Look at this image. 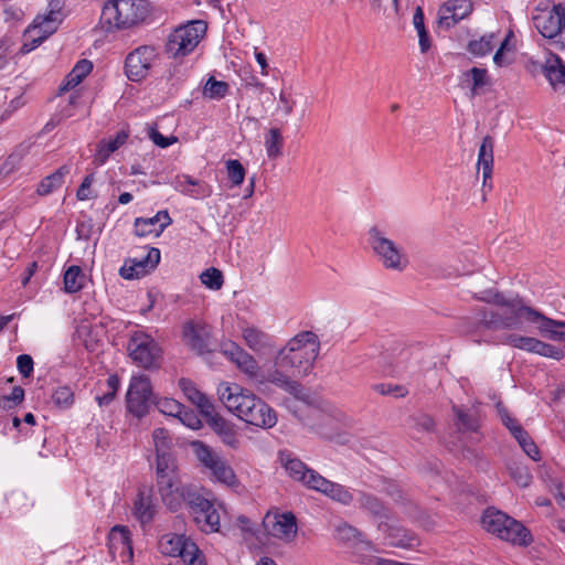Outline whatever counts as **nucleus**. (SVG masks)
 <instances>
[{"label": "nucleus", "mask_w": 565, "mask_h": 565, "mask_svg": "<svg viewBox=\"0 0 565 565\" xmlns=\"http://www.w3.org/2000/svg\"><path fill=\"white\" fill-rule=\"evenodd\" d=\"M481 299L499 306L500 309H484L480 311L478 323L475 328L467 329V332L476 333L480 328L488 330L519 329L521 320L524 319L530 323L537 324L539 331L543 337L554 341H565V331L556 330L557 328H565V321L554 320L544 316L542 312L525 306L522 299L518 297L507 298L499 292H489L487 297Z\"/></svg>", "instance_id": "obj_1"}, {"label": "nucleus", "mask_w": 565, "mask_h": 565, "mask_svg": "<svg viewBox=\"0 0 565 565\" xmlns=\"http://www.w3.org/2000/svg\"><path fill=\"white\" fill-rule=\"evenodd\" d=\"M217 393L223 405L245 423L265 429L276 425V412L248 390L222 383Z\"/></svg>", "instance_id": "obj_2"}, {"label": "nucleus", "mask_w": 565, "mask_h": 565, "mask_svg": "<svg viewBox=\"0 0 565 565\" xmlns=\"http://www.w3.org/2000/svg\"><path fill=\"white\" fill-rule=\"evenodd\" d=\"M319 349L318 337L311 331H302L279 350L275 364L285 371L292 370L295 376L307 375L313 367Z\"/></svg>", "instance_id": "obj_3"}, {"label": "nucleus", "mask_w": 565, "mask_h": 565, "mask_svg": "<svg viewBox=\"0 0 565 565\" xmlns=\"http://www.w3.org/2000/svg\"><path fill=\"white\" fill-rule=\"evenodd\" d=\"M149 14L147 0H107L99 24L106 32L128 29L145 21Z\"/></svg>", "instance_id": "obj_4"}, {"label": "nucleus", "mask_w": 565, "mask_h": 565, "mask_svg": "<svg viewBox=\"0 0 565 565\" xmlns=\"http://www.w3.org/2000/svg\"><path fill=\"white\" fill-rule=\"evenodd\" d=\"M207 31L203 20H191L174 28L167 36L164 53L169 58L182 60L198 47Z\"/></svg>", "instance_id": "obj_5"}, {"label": "nucleus", "mask_w": 565, "mask_h": 565, "mask_svg": "<svg viewBox=\"0 0 565 565\" xmlns=\"http://www.w3.org/2000/svg\"><path fill=\"white\" fill-rule=\"evenodd\" d=\"M127 351L134 363L147 370L158 367L162 355L159 343L140 329L130 332Z\"/></svg>", "instance_id": "obj_6"}, {"label": "nucleus", "mask_w": 565, "mask_h": 565, "mask_svg": "<svg viewBox=\"0 0 565 565\" xmlns=\"http://www.w3.org/2000/svg\"><path fill=\"white\" fill-rule=\"evenodd\" d=\"M162 554L180 557L186 565H206L202 552L185 535L167 534L159 542Z\"/></svg>", "instance_id": "obj_7"}, {"label": "nucleus", "mask_w": 565, "mask_h": 565, "mask_svg": "<svg viewBox=\"0 0 565 565\" xmlns=\"http://www.w3.org/2000/svg\"><path fill=\"white\" fill-rule=\"evenodd\" d=\"M369 235L371 247L385 268L397 271L406 268L408 259L392 239L385 237L377 227H372Z\"/></svg>", "instance_id": "obj_8"}, {"label": "nucleus", "mask_w": 565, "mask_h": 565, "mask_svg": "<svg viewBox=\"0 0 565 565\" xmlns=\"http://www.w3.org/2000/svg\"><path fill=\"white\" fill-rule=\"evenodd\" d=\"M127 409L134 416L141 418L149 413L153 404L150 380L147 375L132 376L126 394Z\"/></svg>", "instance_id": "obj_9"}, {"label": "nucleus", "mask_w": 565, "mask_h": 565, "mask_svg": "<svg viewBox=\"0 0 565 565\" xmlns=\"http://www.w3.org/2000/svg\"><path fill=\"white\" fill-rule=\"evenodd\" d=\"M157 488L164 505L173 512L180 510L183 503L186 504L196 490L192 484H184L179 475L161 477V480L157 481Z\"/></svg>", "instance_id": "obj_10"}, {"label": "nucleus", "mask_w": 565, "mask_h": 565, "mask_svg": "<svg viewBox=\"0 0 565 565\" xmlns=\"http://www.w3.org/2000/svg\"><path fill=\"white\" fill-rule=\"evenodd\" d=\"M191 495L186 505L190 508L195 523L204 532H217L220 529V513L214 503L204 498L198 489Z\"/></svg>", "instance_id": "obj_11"}, {"label": "nucleus", "mask_w": 565, "mask_h": 565, "mask_svg": "<svg viewBox=\"0 0 565 565\" xmlns=\"http://www.w3.org/2000/svg\"><path fill=\"white\" fill-rule=\"evenodd\" d=\"M157 57L154 47L143 45L130 52L125 61V73L132 82H140L147 77L153 61Z\"/></svg>", "instance_id": "obj_12"}, {"label": "nucleus", "mask_w": 565, "mask_h": 565, "mask_svg": "<svg viewBox=\"0 0 565 565\" xmlns=\"http://www.w3.org/2000/svg\"><path fill=\"white\" fill-rule=\"evenodd\" d=\"M64 14H53L47 11L43 15H38L32 26L28 30L30 43L25 42L22 45V51L29 53L36 49L45 39L53 34L58 24L63 21Z\"/></svg>", "instance_id": "obj_13"}, {"label": "nucleus", "mask_w": 565, "mask_h": 565, "mask_svg": "<svg viewBox=\"0 0 565 565\" xmlns=\"http://www.w3.org/2000/svg\"><path fill=\"white\" fill-rule=\"evenodd\" d=\"M536 30L546 39H554L565 30V6L539 11L532 18Z\"/></svg>", "instance_id": "obj_14"}, {"label": "nucleus", "mask_w": 565, "mask_h": 565, "mask_svg": "<svg viewBox=\"0 0 565 565\" xmlns=\"http://www.w3.org/2000/svg\"><path fill=\"white\" fill-rule=\"evenodd\" d=\"M211 328L202 320H189L182 327V340L193 351H210Z\"/></svg>", "instance_id": "obj_15"}, {"label": "nucleus", "mask_w": 565, "mask_h": 565, "mask_svg": "<svg viewBox=\"0 0 565 565\" xmlns=\"http://www.w3.org/2000/svg\"><path fill=\"white\" fill-rule=\"evenodd\" d=\"M504 342L513 348L535 353L545 358L561 360L564 358V351L550 343H545L536 338L509 334Z\"/></svg>", "instance_id": "obj_16"}, {"label": "nucleus", "mask_w": 565, "mask_h": 565, "mask_svg": "<svg viewBox=\"0 0 565 565\" xmlns=\"http://www.w3.org/2000/svg\"><path fill=\"white\" fill-rule=\"evenodd\" d=\"M266 531L274 537L291 542L297 535V521L291 512L267 514L264 519Z\"/></svg>", "instance_id": "obj_17"}, {"label": "nucleus", "mask_w": 565, "mask_h": 565, "mask_svg": "<svg viewBox=\"0 0 565 565\" xmlns=\"http://www.w3.org/2000/svg\"><path fill=\"white\" fill-rule=\"evenodd\" d=\"M108 550L111 558H120L127 563L132 559L134 551L131 543V534L127 526L115 525L108 534Z\"/></svg>", "instance_id": "obj_18"}, {"label": "nucleus", "mask_w": 565, "mask_h": 565, "mask_svg": "<svg viewBox=\"0 0 565 565\" xmlns=\"http://www.w3.org/2000/svg\"><path fill=\"white\" fill-rule=\"evenodd\" d=\"M160 263V249L150 247L147 254L141 258H134L130 266H122L119 270L120 276L125 279L139 278L150 270H153Z\"/></svg>", "instance_id": "obj_19"}, {"label": "nucleus", "mask_w": 565, "mask_h": 565, "mask_svg": "<svg viewBox=\"0 0 565 565\" xmlns=\"http://www.w3.org/2000/svg\"><path fill=\"white\" fill-rule=\"evenodd\" d=\"M171 223L172 218L168 211L162 210L151 217H137L134 223L135 234L139 237H158Z\"/></svg>", "instance_id": "obj_20"}, {"label": "nucleus", "mask_w": 565, "mask_h": 565, "mask_svg": "<svg viewBox=\"0 0 565 565\" xmlns=\"http://www.w3.org/2000/svg\"><path fill=\"white\" fill-rule=\"evenodd\" d=\"M472 11L470 0H449L439 9V24L446 28L455 26Z\"/></svg>", "instance_id": "obj_21"}, {"label": "nucleus", "mask_w": 565, "mask_h": 565, "mask_svg": "<svg viewBox=\"0 0 565 565\" xmlns=\"http://www.w3.org/2000/svg\"><path fill=\"white\" fill-rule=\"evenodd\" d=\"M377 529L386 535L388 544L392 546L412 550L419 545L417 535L404 527L380 521Z\"/></svg>", "instance_id": "obj_22"}, {"label": "nucleus", "mask_w": 565, "mask_h": 565, "mask_svg": "<svg viewBox=\"0 0 565 565\" xmlns=\"http://www.w3.org/2000/svg\"><path fill=\"white\" fill-rule=\"evenodd\" d=\"M222 353L249 376H254L257 373L258 364L256 360L238 344L234 342L223 344Z\"/></svg>", "instance_id": "obj_23"}, {"label": "nucleus", "mask_w": 565, "mask_h": 565, "mask_svg": "<svg viewBox=\"0 0 565 565\" xmlns=\"http://www.w3.org/2000/svg\"><path fill=\"white\" fill-rule=\"evenodd\" d=\"M174 188L181 194L194 200H202L212 195V186L209 183L194 179L191 175L179 177Z\"/></svg>", "instance_id": "obj_24"}, {"label": "nucleus", "mask_w": 565, "mask_h": 565, "mask_svg": "<svg viewBox=\"0 0 565 565\" xmlns=\"http://www.w3.org/2000/svg\"><path fill=\"white\" fill-rule=\"evenodd\" d=\"M542 70L554 89H565V64L558 55L548 52Z\"/></svg>", "instance_id": "obj_25"}, {"label": "nucleus", "mask_w": 565, "mask_h": 565, "mask_svg": "<svg viewBox=\"0 0 565 565\" xmlns=\"http://www.w3.org/2000/svg\"><path fill=\"white\" fill-rule=\"evenodd\" d=\"M284 370L277 367L268 374V382L280 387L285 392L292 395L296 399L308 402L309 395L303 391L301 384L282 372Z\"/></svg>", "instance_id": "obj_26"}, {"label": "nucleus", "mask_w": 565, "mask_h": 565, "mask_svg": "<svg viewBox=\"0 0 565 565\" xmlns=\"http://www.w3.org/2000/svg\"><path fill=\"white\" fill-rule=\"evenodd\" d=\"M493 148L494 140L491 136L483 137L478 151V169L482 172L483 186L488 185V181L492 178L493 171Z\"/></svg>", "instance_id": "obj_27"}, {"label": "nucleus", "mask_w": 565, "mask_h": 565, "mask_svg": "<svg viewBox=\"0 0 565 565\" xmlns=\"http://www.w3.org/2000/svg\"><path fill=\"white\" fill-rule=\"evenodd\" d=\"M499 539L520 546H527L533 541L530 531L513 518L510 519L505 530L502 531Z\"/></svg>", "instance_id": "obj_28"}, {"label": "nucleus", "mask_w": 565, "mask_h": 565, "mask_svg": "<svg viewBox=\"0 0 565 565\" xmlns=\"http://www.w3.org/2000/svg\"><path fill=\"white\" fill-rule=\"evenodd\" d=\"M356 494L355 500L360 509L365 510L381 521L388 519L390 511L377 497L364 491H358Z\"/></svg>", "instance_id": "obj_29"}, {"label": "nucleus", "mask_w": 565, "mask_h": 565, "mask_svg": "<svg viewBox=\"0 0 565 565\" xmlns=\"http://www.w3.org/2000/svg\"><path fill=\"white\" fill-rule=\"evenodd\" d=\"M452 412L455 414V425L459 431H478L480 422L478 412L475 408H463L454 405Z\"/></svg>", "instance_id": "obj_30"}, {"label": "nucleus", "mask_w": 565, "mask_h": 565, "mask_svg": "<svg viewBox=\"0 0 565 565\" xmlns=\"http://www.w3.org/2000/svg\"><path fill=\"white\" fill-rule=\"evenodd\" d=\"M334 537L345 544L358 543L365 546L366 550H374L372 543L363 539V533L347 522H340L335 525Z\"/></svg>", "instance_id": "obj_31"}, {"label": "nucleus", "mask_w": 565, "mask_h": 565, "mask_svg": "<svg viewBox=\"0 0 565 565\" xmlns=\"http://www.w3.org/2000/svg\"><path fill=\"white\" fill-rule=\"evenodd\" d=\"M246 345L255 352H265L273 348L271 337L256 327H246L242 330Z\"/></svg>", "instance_id": "obj_32"}, {"label": "nucleus", "mask_w": 565, "mask_h": 565, "mask_svg": "<svg viewBox=\"0 0 565 565\" xmlns=\"http://www.w3.org/2000/svg\"><path fill=\"white\" fill-rule=\"evenodd\" d=\"M156 505L152 497L145 492H139L134 502V515L141 523L147 524L153 520Z\"/></svg>", "instance_id": "obj_33"}, {"label": "nucleus", "mask_w": 565, "mask_h": 565, "mask_svg": "<svg viewBox=\"0 0 565 565\" xmlns=\"http://www.w3.org/2000/svg\"><path fill=\"white\" fill-rule=\"evenodd\" d=\"M510 519L511 516L501 511L488 509L482 515L481 523L487 532L499 537L502 531L505 530Z\"/></svg>", "instance_id": "obj_34"}, {"label": "nucleus", "mask_w": 565, "mask_h": 565, "mask_svg": "<svg viewBox=\"0 0 565 565\" xmlns=\"http://www.w3.org/2000/svg\"><path fill=\"white\" fill-rule=\"evenodd\" d=\"M191 448L198 461L209 471L222 459V456L201 440L191 443Z\"/></svg>", "instance_id": "obj_35"}, {"label": "nucleus", "mask_w": 565, "mask_h": 565, "mask_svg": "<svg viewBox=\"0 0 565 565\" xmlns=\"http://www.w3.org/2000/svg\"><path fill=\"white\" fill-rule=\"evenodd\" d=\"M70 173V167L64 164L55 172L45 177L38 185L36 193L39 195H49L64 183L65 177Z\"/></svg>", "instance_id": "obj_36"}, {"label": "nucleus", "mask_w": 565, "mask_h": 565, "mask_svg": "<svg viewBox=\"0 0 565 565\" xmlns=\"http://www.w3.org/2000/svg\"><path fill=\"white\" fill-rule=\"evenodd\" d=\"M280 461L290 478L300 482L306 479L307 471H309L310 468L300 459L292 457L291 452L280 451Z\"/></svg>", "instance_id": "obj_37"}, {"label": "nucleus", "mask_w": 565, "mask_h": 565, "mask_svg": "<svg viewBox=\"0 0 565 565\" xmlns=\"http://www.w3.org/2000/svg\"><path fill=\"white\" fill-rule=\"evenodd\" d=\"M128 137L129 135L127 131L120 130L114 138L102 140L95 161H97L99 164H104L113 152L126 143Z\"/></svg>", "instance_id": "obj_38"}, {"label": "nucleus", "mask_w": 565, "mask_h": 565, "mask_svg": "<svg viewBox=\"0 0 565 565\" xmlns=\"http://www.w3.org/2000/svg\"><path fill=\"white\" fill-rule=\"evenodd\" d=\"M264 146L266 154L270 160L282 156L284 137L279 128H270L265 135Z\"/></svg>", "instance_id": "obj_39"}, {"label": "nucleus", "mask_w": 565, "mask_h": 565, "mask_svg": "<svg viewBox=\"0 0 565 565\" xmlns=\"http://www.w3.org/2000/svg\"><path fill=\"white\" fill-rule=\"evenodd\" d=\"M93 70V63L88 60L78 61L65 78L62 90H68L77 86Z\"/></svg>", "instance_id": "obj_40"}, {"label": "nucleus", "mask_w": 565, "mask_h": 565, "mask_svg": "<svg viewBox=\"0 0 565 565\" xmlns=\"http://www.w3.org/2000/svg\"><path fill=\"white\" fill-rule=\"evenodd\" d=\"M324 495L343 505H350L354 501V495L344 486L329 480L328 486L322 489Z\"/></svg>", "instance_id": "obj_41"}, {"label": "nucleus", "mask_w": 565, "mask_h": 565, "mask_svg": "<svg viewBox=\"0 0 565 565\" xmlns=\"http://www.w3.org/2000/svg\"><path fill=\"white\" fill-rule=\"evenodd\" d=\"M157 481L161 480V477H172L179 475L177 471L175 460L171 454L167 450L157 452V468H156Z\"/></svg>", "instance_id": "obj_42"}, {"label": "nucleus", "mask_w": 565, "mask_h": 565, "mask_svg": "<svg viewBox=\"0 0 565 565\" xmlns=\"http://www.w3.org/2000/svg\"><path fill=\"white\" fill-rule=\"evenodd\" d=\"M407 425L414 435L429 434L435 429L434 418L425 413L411 416L407 420Z\"/></svg>", "instance_id": "obj_43"}, {"label": "nucleus", "mask_w": 565, "mask_h": 565, "mask_svg": "<svg viewBox=\"0 0 565 565\" xmlns=\"http://www.w3.org/2000/svg\"><path fill=\"white\" fill-rule=\"evenodd\" d=\"M211 476L218 482L224 483L226 486H235L237 483V479L234 470L227 463V461L222 457L220 461L210 470Z\"/></svg>", "instance_id": "obj_44"}, {"label": "nucleus", "mask_w": 565, "mask_h": 565, "mask_svg": "<svg viewBox=\"0 0 565 565\" xmlns=\"http://www.w3.org/2000/svg\"><path fill=\"white\" fill-rule=\"evenodd\" d=\"M83 273L81 267L71 266L64 274V290L68 294H74L83 288Z\"/></svg>", "instance_id": "obj_45"}, {"label": "nucleus", "mask_w": 565, "mask_h": 565, "mask_svg": "<svg viewBox=\"0 0 565 565\" xmlns=\"http://www.w3.org/2000/svg\"><path fill=\"white\" fill-rule=\"evenodd\" d=\"M230 90V85L223 81H216L215 77L211 76L204 87L203 95L210 99H222Z\"/></svg>", "instance_id": "obj_46"}, {"label": "nucleus", "mask_w": 565, "mask_h": 565, "mask_svg": "<svg viewBox=\"0 0 565 565\" xmlns=\"http://www.w3.org/2000/svg\"><path fill=\"white\" fill-rule=\"evenodd\" d=\"M53 404L61 408H70L74 403V392L70 386H58L51 395Z\"/></svg>", "instance_id": "obj_47"}, {"label": "nucleus", "mask_w": 565, "mask_h": 565, "mask_svg": "<svg viewBox=\"0 0 565 565\" xmlns=\"http://www.w3.org/2000/svg\"><path fill=\"white\" fill-rule=\"evenodd\" d=\"M494 35H483L479 40H472L468 43V51L475 56H484L493 50Z\"/></svg>", "instance_id": "obj_48"}, {"label": "nucleus", "mask_w": 565, "mask_h": 565, "mask_svg": "<svg viewBox=\"0 0 565 565\" xmlns=\"http://www.w3.org/2000/svg\"><path fill=\"white\" fill-rule=\"evenodd\" d=\"M227 178L232 183V186H239L246 175L244 166L236 159H230L225 162Z\"/></svg>", "instance_id": "obj_49"}, {"label": "nucleus", "mask_w": 565, "mask_h": 565, "mask_svg": "<svg viewBox=\"0 0 565 565\" xmlns=\"http://www.w3.org/2000/svg\"><path fill=\"white\" fill-rule=\"evenodd\" d=\"M201 282L211 290H220L224 284L223 274L220 269L211 267L200 275Z\"/></svg>", "instance_id": "obj_50"}, {"label": "nucleus", "mask_w": 565, "mask_h": 565, "mask_svg": "<svg viewBox=\"0 0 565 565\" xmlns=\"http://www.w3.org/2000/svg\"><path fill=\"white\" fill-rule=\"evenodd\" d=\"M509 473L511 478L522 488H526L530 486L532 481V475L529 469L518 462H512L508 466Z\"/></svg>", "instance_id": "obj_51"}, {"label": "nucleus", "mask_w": 565, "mask_h": 565, "mask_svg": "<svg viewBox=\"0 0 565 565\" xmlns=\"http://www.w3.org/2000/svg\"><path fill=\"white\" fill-rule=\"evenodd\" d=\"M498 413L500 415L502 424L509 429L512 436L515 438L518 435L523 436L522 431H524L523 427L518 423L515 418H513L508 409L499 403L497 405Z\"/></svg>", "instance_id": "obj_52"}, {"label": "nucleus", "mask_w": 565, "mask_h": 565, "mask_svg": "<svg viewBox=\"0 0 565 565\" xmlns=\"http://www.w3.org/2000/svg\"><path fill=\"white\" fill-rule=\"evenodd\" d=\"M328 482L329 480L318 473L316 470L309 469V471H307L306 479H303L301 483L309 489L322 492V489L328 486Z\"/></svg>", "instance_id": "obj_53"}, {"label": "nucleus", "mask_w": 565, "mask_h": 565, "mask_svg": "<svg viewBox=\"0 0 565 565\" xmlns=\"http://www.w3.org/2000/svg\"><path fill=\"white\" fill-rule=\"evenodd\" d=\"M467 76L471 77L472 81V87H471V94L472 96H476L479 94V88L484 86L488 83L487 78V70L486 68H479V67H472L466 73Z\"/></svg>", "instance_id": "obj_54"}, {"label": "nucleus", "mask_w": 565, "mask_h": 565, "mask_svg": "<svg viewBox=\"0 0 565 565\" xmlns=\"http://www.w3.org/2000/svg\"><path fill=\"white\" fill-rule=\"evenodd\" d=\"M158 409L169 416L178 417L181 414L183 405L173 398H161L156 403Z\"/></svg>", "instance_id": "obj_55"}, {"label": "nucleus", "mask_w": 565, "mask_h": 565, "mask_svg": "<svg viewBox=\"0 0 565 565\" xmlns=\"http://www.w3.org/2000/svg\"><path fill=\"white\" fill-rule=\"evenodd\" d=\"M523 436L518 435L515 439L518 440L519 445L523 449V451L533 460L537 461L540 459V451L534 444V441L529 436L527 431H522Z\"/></svg>", "instance_id": "obj_56"}, {"label": "nucleus", "mask_w": 565, "mask_h": 565, "mask_svg": "<svg viewBox=\"0 0 565 565\" xmlns=\"http://www.w3.org/2000/svg\"><path fill=\"white\" fill-rule=\"evenodd\" d=\"M179 387L181 388V391L183 392V394L185 395V397L193 404L195 405L199 401H202V397H203V393H201L196 387L195 385L193 384L192 381L188 380V379H181L179 381Z\"/></svg>", "instance_id": "obj_57"}, {"label": "nucleus", "mask_w": 565, "mask_h": 565, "mask_svg": "<svg viewBox=\"0 0 565 565\" xmlns=\"http://www.w3.org/2000/svg\"><path fill=\"white\" fill-rule=\"evenodd\" d=\"M374 390L381 395H392L394 397H404L408 391L403 385L392 383H381L374 386Z\"/></svg>", "instance_id": "obj_58"}, {"label": "nucleus", "mask_w": 565, "mask_h": 565, "mask_svg": "<svg viewBox=\"0 0 565 565\" xmlns=\"http://www.w3.org/2000/svg\"><path fill=\"white\" fill-rule=\"evenodd\" d=\"M178 418L180 422L191 429H200L202 427V422L199 416L192 409H186L184 406L179 414Z\"/></svg>", "instance_id": "obj_59"}, {"label": "nucleus", "mask_w": 565, "mask_h": 565, "mask_svg": "<svg viewBox=\"0 0 565 565\" xmlns=\"http://www.w3.org/2000/svg\"><path fill=\"white\" fill-rule=\"evenodd\" d=\"M153 443L156 446V452L167 450L169 448V436L164 428H157L152 434Z\"/></svg>", "instance_id": "obj_60"}, {"label": "nucleus", "mask_w": 565, "mask_h": 565, "mask_svg": "<svg viewBox=\"0 0 565 565\" xmlns=\"http://www.w3.org/2000/svg\"><path fill=\"white\" fill-rule=\"evenodd\" d=\"M33 359L29 354H21L17 359V366L23 377H29L33 372Z\"/></svg>", "instance_id": "obj_61"}, {"label": "nucleus", "mask_w": 565, "mask_h": 565, "mask_svg": "<svg viewBox=\"0 0 565 565\" xmlns=\"http://www.w3.org/2000/svg\"><path fill=\"white\" fill-rule=\"evenodd\" d=\"M221 440L224 445L237 449L239 446V439L237 437L236 431L234 430L233 426L228 427L226 430L222 431L220 435Z\"/></svg>", "instance_id": "obj_62"}, {"label": "nucleus", "mask_w": 565, "mask_h": 565, "mask_svg": "<svg viewBox=\"0 0 565 565\" xmlns=\"http://www.w3.org/2000/svg\"><path fill=\"white\" fill-rule=\"evenodd\" d=\"M295 104V100L290 97L289 94L284 90L280 92L278 109H280L284 115L289 116L294 110Z\"/></svg>", "instance_id": "obj_63"}, {"label": "nucleus", "mask_w": 565, "mask_h": 565, "mask_svg": "<svg viewBox=\"0 0 565 565\" xmlns=\"http://www.w3.org/2000/svg\"><path fill=\"white\" fill-rule=\"evenodd\" d=\"M149 137L153 141V143L160 148H167L177 141L175 137L168 138L156 129L150 130Z\"/></svg>", "instance_id": "obj_64"}]
</instances>
